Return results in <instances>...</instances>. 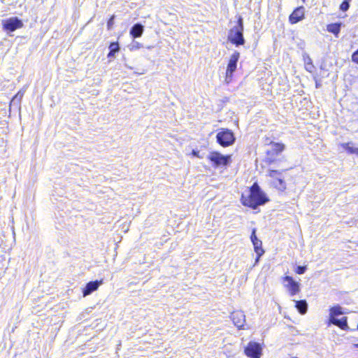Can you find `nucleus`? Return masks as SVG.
<instances>
[{
	"mask_svg": "<svg viewBox=\"0 0 358 358\" xmlns=\"http://www.w3.org/2000/svg\"><path fill=\"white\" fill-rule=\"evenodd\" d=\"M350 7V3H349V1L348 0H344L341 6H340V9L342 10V11H347L348 10Z\"/></svg>",
	"mask_w": 358,
	"mask_h": 358,
	"instance_id": "393cba45",
	"label": "nucleus"
},
{
	"mask_svg": "<svg viewBox=\"0 0 358 358\" xmlns=\"http://www.w3.org/2000/svg\"><path fill=\"white\" fill-rule=\"evenodd\" d=\"M192 155L194 156V157H199V158H201V157L199 155V151H196V150H192Z\"/></svg>",
	"mask_w": 358,
	"mask_h": 358,
	"instance_id": "c756f323",
	"label": "nucleus"
},
{
	"mask_svg": "<svg viewBox=\"0 0 358 358\" xmlns=\"http://www.w3.org/2000/svg\"><path fill=\"white\" fill-rule=\"evenodd\" d=\"M343 314L340 306H335L330 308L329 319H336V316Z\"/></svg>",
	"mask_w": 358,
	"mask_h": 358,
	"instance_id": "aec40b11",
	"label": "nucleus"
},
{
	"mask_svg": "<svg viewBox=\"0 0 358 358\" xmlns=\"http://www.w3.org/2000/svg\"><path fill=\"white\" fill-rule=\"evenodd\" d=\"M282 175V171L278 170H270L268 176L273 178V180L279 178Z\"/></svg>",
	"mask_w": 358,
	"mask_h": 358,
	"instance_id": "5701e85b",
	"label": "nucleus"
},
{
	"mask_svg": "<svg viewBox=\"0 0 358 358\" xmlns=\"http://www.w3.org/2000/svg\"><path fill=\"white\" fill-rule=\"evenodd\" d=\"M254 246V250L257 255L256 259V262H257L262 255H264V250L262 248V242L260 240H258L257 241H253L252 243Z\"/></svg>",
	"mask_w": 358,
	"mask_h": 358,
	"instance_id": "2eb2a0df",
	"label": "nucleus"
},
{
	"mask_svg": "<svg viewBox=\"0 0 358 358\" xmlns=\"http://www.w3.org/2000/svg\"><path fill=\"white\" fill-rule=\"evenodd\" d=\"M294 301L295 302V307L301 314H305L307 312L308 303L306 300H294Z\"/></svg>",
	"mask_w": 358,
	"mask_h": 358,
	"instance_id": "dca6fc26",
	"label": "nucleus"
},
{
	"mask_svg": "<svg viewBox=\"0 0 358 358\" xmlns=\"http://www.w3.org/2000/svg\"><path fill=\"white\" fill-rule=\"evenodd\" d=\"M306 271V266H298L296 268V273L298 274H303Z\"/></svg>",
	"mask_w": 358,
	"mask_h": 358,
	"instance_id": "a878e982",
	"label": "nucleus"
},
{
	"mask_svg": "<svg viewBox=\"0 0 358 358\" xmlns=\"http://www.w3.org/2000/svg\"><path fill=\"white\" fill-rule=\"evenodd\" d=\"M142 47V44L136 41H133V42L129 45L130 50H136L141 48Z\"/></svg>",
	"mask_w": 358,
	"mask_h": 358,
	"instance_id": "b1692460",
	"label": "nucleus"
},
{
	"mask_svg": "<svg viewBox=\"0 0 358 358\" xmlns=\"http://www.w3.org/2000/svg\"><path fill=\"white\" fill-rule=\"evenodd\" d=\"M304 7L299 6L291 13L289 17V21L291 24H296L304 18Z\"/></svg>",
	"mask_w": 358,
	"mask_h": 358,
	"instance_id": "1a4fd4ad",
	"label": "nucleus"
},
{
	"mask_svg": "<svg viewBox=\"0 0 358 358\" xmlns=\"http://www.w3.org/2000/svg\"><path fill=\"white\" fill-rule=\"evenodd\" d=\"M23 22L17 17H12L2 21V27L3 30L9 32H13L17 29L23 27Z\"/></svg>",
	"mask_w": 358,
	"mask_h": 358,
	"instance_id": "423d86ee",
	"label": "nucleus"
},
{
	"mask_svg": "<svg viewBox=\"0 0 358 358\" xmlns=\"http://www.w3.org/2000/svg\"><path fill=\"white\" fill-rule=\"evenodd\" d=\"M245 355L250 358H260L262 348L261 345L257 342H250L245 348Z\"/></svg>",
	"mask_w": 358,
	"mask_h": 358,
	"instance_id": "6e6552de",
	"label": "nucleus"
},
{
	"mask_svg": "<svg viewBox=\"0 0 358 358\" xmlns=\"http://www.w3.org/2000/svg\"><path fill=\"white\" fill-rule=\"evenodd\" d=\"M268 201L266 194L257 183H254L248 192V194H243L241 196L242 203L256 209L259 206L265 204Z\"/></svg>",
	"mask_w": 358,
	"mask_h": 358,
	"instance_id": "f257e3e1",
	"label": "nucleus"
},
{
	"mask_svg": "<svg viewBox=\"0 0 358 358\" xmlns=\"http://www.w3.org/2000/svg\"><path fill=\"white\" fill-rule=\"evenodd\" d=\"M284 281H286L288 282V284L286 285V287H287L288 291L291 296H294L296 294H297L300 291L299 282L294 281L293 280L292 277L286 275L284 278Z\"/></svg>",
	"mask_w": 358,
	"mask_h": 358,
	"instance_id": "9d476101",
	"label": "nucleus"
},
{
	"mask_svg": "<svg viewBox=\"0 0 358 358\" xmlns=\"http://www.w3.org/2000/svg\"><path fill=\"white\" fill-rule=\"evenodd\" d=\"M23 96V94L21 93L20 92H19L17 95H16V97L19 96L20 98H22Z\"/></svg>",
	"mask_w": 358,
	"mask_h": 358,
	"instance_id": "7c9ffc66",
	"label": "nucleus"
},
{
	"mask_svg": "<svg viewBox=\"0 0 358 358\" xmlns=\"http://www.w3.org/2000/svg\"><path fill=\"white\" fill-rule=\"evenodd\" d=\"M304 60H305L306 69L309 72H312L314 69V66L313 64L311 58L309 56H307V57L305 58Z\"/></svg>",
	"mask_w": 358,
	"mask_h": 358,
	"instance_id": "4be33fe9",
	"label": "nucleus"
},
{
	"mask_svg": "<svg viewBox=\"0 0 358 358\" xmlns=\"http://www.w3.org/2000/svg\"><path fill=\"white\" fill-rule=\"evenodd\" d=\"M120 50V45L117 42H113L109 45V52L108 54V58H112L115 57V53L118 52Z\"/></svg>",
	"mask_w": 358,
	"mask_h": 358,
	"instance_id": "a211bd4d",
	"label": "nucleus"
},
{
	"mask_svg": "<svg viewBox=\"0 0 358 358\" xmlns=\"http://www.w3.org/2000/svg\"><path fill=\"white\" fill-rule=\"evenodd\" d=\"M250 239H251L252 243H253V241H257L259 240L256 236V229H253V230H252Z\"/></svg>",
	"mask_w": 358,
	"mask_h": 358,
	"instance_id": "cd10ccee",
	"label": "nucleus"
},
{
	"mask_svg": "<svg viewBox=\"0 0 358 358\" xmlns=\"http://www.w3.org/2000/svg\"><path fill=\"white\" fill-rule=\"evenodd\" d=\"M354 345L355 348H358V343H355V344H354Z\"/></svg>",
	"mask_w": 358,
	"mask_h": 358,
	"instance_id": "2f4dec72",
	"label": "nucleus"
},
{
	"mask_svg": "<svg viewBox=\"0 0 358 358\" xmlns=\"http://www.w3.org/2000/svg\"><path fill=\"white\" fill-rule=\"evenodd\" d=\"M217 143L222 147L232 145L235 141V137L230 130L226 129L217 133L216 136Z\"/></svg>",
	"mask_w": 358,
	"mask_h": 358,
	"instance_id": "39448f33",
	"label": "nucleus"
},
{
	"mask_svg": "<svg viewBox=\"0 0 358 358\" xmlns=\"http://www.w3.org/2000/svg\"><path fill=\"white\" fill-rule=\"evenodd\" d=\"M341 23H332L327 25V30L338 36L341 30Z\"/></svg>",
	"mask_w": 358,
	"mask_h": 358,
	"instance_id": "f3484780",
	"label": "nucleus"
},
{
	"mask_svg": "<svg viewBox=\"0 0 358 358\" xmlns=\"http://www.w3.org/2000/svg\"><path fill=\"white\" fill-rule=\"evenodd\" d=\"M329 324H333L336 326H338L343 330H347L349 328L346 317H343L341 319H329Z\"/></svg>",
	"mask_w": 358,
	"mask_h": 358,
	"instance_id": "4468645a",
	"label": "nucleus"
},
{
	"mask_svg": "<svg viewBox=\"0 0 358 358\" xmlns=\"http://www.w3.org/2000/svg\"><path fill=\"white\" fill-rule=\"evenodd\" d=\"M272 184L279 190L284 191L286 189V183L281 176L273 180Z\"/></svg>",
	"mask_w": 358,
	"mask_h": 358,
	"instance_id": "6ab92c4d",
	"label": "nucleus"
},
{
	"mask_svg": "<svg viewBox=\"0 0 358 358\" xmlns=\"http://www.w3.org/2000/svg\"><path fill=\"white\" fill-rule=\"evenodd\" d=\"M357 329H358V324H357Z\"/></svg>",
	"mask_w": 358,
	"mask_h": 358,
	"instance_id": "72a5a7b5",
	"label": "nucleus"
},
{
	"mask_svg": "<svg viewBox=\"0 0 358 358\" xmlns=\"http://www.w3.org/2000/svg\"><path fill=\"white\" fill-rule=\"evenodd\" d=\"M352 60L358 64V50H356L352 55Z\"/></svg>",
	"mask_w": 358,
	"mask_h": 358,
	"instance_id": "c85d7f7f",
	"label": "nucleus"
},
{
	"mask_svg": "<svg viewBox=\"0 0 358 358\" xmlns=\"http://www.w3.org/2000/svg\"><path fill=\"white\" fill-rule=\"evenodd\" d=\"M228 40L236 45V46L245 43V41L243 37V19L241 16H238L237 24L229 30Z\"/></svg>",
	"mask_w": 358,
	"mask_h": 358,
	"instance_id": "f03ea898",
	"label": "nucleus"
},
{
	"mask_svg": "<svg viewBox=\"0 0 358 358\" xmlns=\"http://www.w3.org/2000/svg\"><path fill=\"white\" fill-rule=\"evenodd\" d=\"M231 318L238 329H242L245 322V315L242 311H235L231 313Z\"/></svg>",
	"mask_w": 358,
	"mask_h": 358,
	"instance_id": "9b49d317",
	"label": "nucleus"
},
{
	"mask_svg": "<svg viewBox=\"0 0 358 358\" xmlns=\"http://www.w3.org/2000/svg\"><path fill=\"white\" fill-rule=\"evenodd\" d=\"M240 57V53L235 51L231 56L229 63L227 64L225 82L229 83L232 80L233 73L237 67V63Z\"/></svg>",
	"mask_w": 358,
	"mask_h": 358,
	"instance_id": "7ed1b4c3",
	"label": "nucleus"
},
{
	"mask_svg": "<svg viewBox=\"0 0 358 358\" xmlns=\"http://www.w3.org/2000/svg\"><path fill=\"white\" fill-rule=\"evenodd\" d=\"M207 158L213 164L215 167L227 166L231 161L230 155H223L217 152H210Z\"/></svg>",
	"mask_w": 358,
	"mask_h": 358,
	"instance_id": "20e7f679",
	"label": "nucleus"
},
{
	"mask_svg": "<svg viewBox=\"0 0 358 358\" xmlns=\"http://www.w3.org/2000/svg\"><path fill=\"white\" fill-rule=\"evenodd\" d=\"M342 146L349 153L355 154L358 156V148L354 147L352 143H343Z\"/></svg>",
	"mask_w": 358,
	"mask_h": 358,
	"instance_id": "412c9836",
	"label": "nucleus"
},
{
	"mask_svg": "<svg viewBox=\"0 0 358 358\" xmlns=\"http://www.w3.org/2000/svg\"><path fill=\"white\" fill-rule=\"evenodd\" d=\"M114 20H115L114 15L111 16L110 17V19L108 20V21L107 22V27H108V29H110L113 27V24H114Z\"/></svg>",
	"mask_w": 358,
	"mask_h": 358,
	"instance_id": "bb28decb",
	"label": "nucleus"
},
{
	"mask_svg": "<svg viewBox=\"0 0 358 358\" xmlns=\"http://www.w3.org/2000/svg\"><path fill=\"white\" fill-rule=\"evenodd\" d=\"M143 31L144 27L140 23H136L131 27L129 31V34L133 38H135L141 37L143 33Z\"/></svg>",
	"mask_w": 358,
	"mask_h": 358,
	"instance_id": "ddd939ff",
	"label": "nucleus"
},
{
	"mask_svg": "<svg viewBox=\"0 0 358 358\" xmlns=\"http://www.w3.org/2000/svg\"><path fill=\"white\" fill-rule=\"evenodd\" d=\"M270 146V149L266 151V158L269 163H272L275 161V157L284 150L285 145L271 142Z\"/></svg>",
	"mask_w": 358,
	"mask_h": 358,
	"instance_id": "0eeeda50",
	"label": "nucleus"
},
{
	"mask_svg": "<svg viewBox=\"0 0 358 358\" xmlns=\"http://www.w3.org/2000/svg\"><path fill=\"white\" fill-rule=\"evenodd\" d=\"M103 283V280H95L88 282L85 287L83 289V296H87L91 294L93 292L96 291L99 287Z\"/></svg>",
	"mask_w": 358,
	"mask_h": 358,
	"instance_id": "f8f14e48",
	"label": "nucleus"
},
{
	"mask_svg": "<svg viewBox=\"0 0 358 358\" xmlns=\"http://www.w3.org/2000/svg\"><path fill=\"white\" fill-rule=\"evenodd\" d=\"M302 1H303V2H305V0H302Z\"/></svg>",
	"mask_w": 358,
	"mask_h": 358,
	"instance_id": "473e14b6",
	"label": "nucleus"
}]
</instances>
